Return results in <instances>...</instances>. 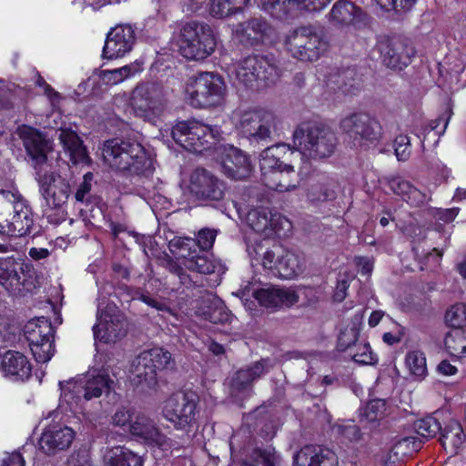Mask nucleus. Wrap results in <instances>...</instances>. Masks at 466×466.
<instances>
[{
    "instance_id": "nucleus-1",
    "label": "nucleus",
    "mask_w": 466,
    "mask_h": 466,
    "mask_svg": "<svg viewBox=\"0 0 466 466\" xmlns=\"http://www.w3.org/2000/svg\"><path fill=\"white\" fill-rule=\"evenodd\" d=\"M16 133L35 163L39 192L45 201L44 213L51 222L64 220L66 214L65 208L71 194L69 180L42 167L47 159L46 153L50 147L37 129L23 125L17 127Z\"/></svg>"
},
{
    "instance_id": "nucleus-2",
    "label": "nucleus",
    "mask_w": 466,
    "mask_h": 466,
    "mask_svg": "<svg viewBox=\"0 0 466 466\" xmlns=\"http://www.w3.org/2000/svg\"><path fill=\"white\" fill-rule=\"evenodd\" d=\"M299 153H294L289 146L279 144L269 147L260 154L261 179L266 187L279 192L298 187L300 168Z\"/></svg>"
},
{
    "instance_id": "nucleus-3",
    "label": "nucleus",
    "mask_w": 466,
    "mask_h": 466,
    "mask_svg": "<svg viewBox=\"0 0 466 466\" xmlns=\"http://www.w3.org/2000/svg\"><path fill=\"white\" fill-rule=\"evenodd\" d=\"M246 224L253 232L246 237L247 252L251 260H258L265 250L263 241L274 236L285 237L291 232V222L284 216L268 208L250 209L245 218Z\"/></svg>"
},
{
    "instance_id": "nucleus-4",
    "label": "nucleus",
    "mask_w": 466,
    "mask_h": 466,
    "mask_svg": "<svg viewBox=\"0 0 466 466\" xmlns=\"http://www.w3.org/2000/svg\"><path fill=\"white\" fill-rule=\"evenodd\" d=\"M103 159L111 168L129 175H144L152 168V159L141 144L119 139L104 144Z\"/></svg>"
},
{
    "instance_id": "nucleus-5",
    "label": "nucleus",
    "mask_w": 466,
    "mask_h": 466,
    "mask_svg": "<svg viewBox=\"0 0 466 466\" xmlns=\"http://www.w3.org/2000/svg\"><path fill=\"white\" fill-rule=\"evenodd\" d=\"M33 224L31 208L19 191L0 190V235L23 237Z\"/></svg>"
},
{
    "instance_id": "nucleus-6",
    "label": "nucleus",
    "mask_w": 466,
    "mask_h": 466,
    "mask_svg": "<svg viewBox=\"0 0 466 466\" xmlns=\"http://www.w3.org/2000/svg\"><path fill=\"white\" fill-rule=\"evenodd\" d=\"M335 133L328 127L313 124H302L293 134L294 153L314 159L331 157L337 147Z\"/></svg>"
},
{
    "instance_id": "nucleus-7",
    "label": "nucleus",
    "mask_w": 466,
    "mask_h": 466,
    "mask_svg": "<svg viewBox=\"0 0 466 466\" xmlns=\"http://www.w3.org/2000/svg\"><path fill=\"white\" fill-rule=\"evenodd\" d=\"M177 43L185 58L196 61L206 59L217 47V39L211 27L196 21L179 25Z\"/></svg>"
},
{
    "instance_id": "nucleus-8",
    "label": "nucleus",
    "mask_w": 466,
    "mask_h": 466,
    "mask_svg": "<svg viewBox=\"0 0 466 466\" xmlns=\"http://www.w3.org/2000/svg\"><path fill=\"white\" fill-rule=\"evenodd\" d=\"M226 92V83L219 75L202 72L187 81L184 96L193 107H218L224 103Z\"/></svg>"
},
{
    "instance_id": "nucleus-9",
    "label": "nucleus",
    "mask_w": 466,
    "mask_h": 466,
    "mask_svg": "<svg viewBox=\"0 0 466 466\" xmlns=\"http://www.w3.org/2000/svg\"><path fill=\"white\" fill-rule=\"evenodd\" d=\"M127 106L135 116L156 121L166 107L163 86L156 81L138 83L129 95Z\"/></svg>"
},
{
    "instance_id": "nucleus-10",
    "label": "nucleus",
    "mask_w": 466,
    "mask_h": 466,
    "mask_svg": "<svg viewBox=\"0 0 466 466\" xmlns=\"http://www.w3.org/2000/svg\"><path fill=\"white\" fill-rule=\"evenodd\" d=\"M171 363V354L163 348H152L141 352L129 369L130 382L141 390L152 389L157 383V371Z\"/></svg>"
},
{
    "instance_id": "nucleus-11",
    "label": "nucleus",
    "mask_w": 466,
    "mask_h": 466,
    "mask_svg": "<svg viewBox=\"0 0 466 466\" xmlns=\"http://www.w3.org/2000/svg\"><path fill=\"white\" fill-rule=\"evenodd\" d=\"M113 380L105 374L87 373L79 375L75 379L59 382L61 401L66 402L72 409L77 406L82 398L90 400L98 398L103 392L111 390Z\"/></svg>"
},
{
    "instance_id": "nucleus-12",
    "label": "nucleus",
    "mask_w": 466,
    "mask_h": 466,
    "mask_svg": "<svg viewBox=\"0 0 466 466\" xmlns=\"http://www.w3.org/2000/svg\"><path fill=\"white\" fill-rule=\"evenodd\" d=\"M173 140L186 150L201 153L210 148L220 137L218 129L198 121H182L171 129Z\"/></svg>"
},
{
    "instance_id": "nucleus-13",
    "label": "nucleus",
    "mask_w": 466,
    "mask_h": 466,
    "mask_svg": "<svg viewBox=\"0 0 466 466\" xmlns=\"http://www.w3.org/2000/svg\"><path fill=\"white\" fill-rule=\"evenodd\" d=\"M285 46L292 57L302 62H314L327 50V43L311 25L300 26L285 37Z\"/></svg>"
},
{
    "instance_id": "nucleus-14",
    "label": "nucleus",
    "mask_w": 466,
    "mask_h": 466,
    "mask_svg": "<svg viewBox=\"0 0 466 466\" xmlns=\"http://www.w3.org/2000/svg\"><path fill=\"white\" fill-rule=\"evenodd\" d=\"M236 79L246 86H265L279 77V69L263 56H251L237 63L234 69Z\"/></svg>"
},
{
    "instance_id": "nucleus-15",
    "label": "nucleus",
    "mask_w": 466,
    "mask_h": 466,
    "mask_svg": "<svg viewBox=\"0 0 466 466\" xmlns=\"http://www.w3.org/2000/svg\"><path fill=\"white\" fill-rule=\"evenodd\" d=\"M261 265L282 279H294L303 273L305 260L299 255L274 245L261 252Z\"/></svg>"
},
{
    "instance_id": "nucleus-16",
    "label": "nucleus",
    "mask_w": 466,
    "mask_h": 466,
    "mask_svg": "<svg viewBox=\"0 0 466 466\" xmlns=\"http://www.w3.org/2000/svg\"><path fill=\"white\" fill-rule=\"evenodd\" d=\"M162 414L177 430L188 432L197 425V400L193 394H173L164 402Z\"/></svg>"
},
{
    "instance_id": "nucleus-17",
    "label": "nucleus",
    "mask_w": 466,
    "mask_h": 466,
    "mask_svg": "<svg viewBox=\"0 0 466 466\" xmlns=\"http://www.w3.org/2000/svg\"><path fill=\"white\" fill-rule=\"evenodd\" d=\"M170 251L184 259V266L190 271L211 274L223 271L221 263L208 254L197 251L192 238H174L169 242Z\"/></svg>"
},
{
    "instance_id": "nucleus-18",
    "label": "nucleus",
    "mask_w": 466,
    "mask_h": 466,
    "mask_svg": "<svg viewBox=\"0 0 466 466\" xmlns=\"http://www.w3.org/2000/svg\"><path fill=\"white\" fill-rule=\"evenodd\" d=\"M104 300H98L97 322L93 327L95 339L105 343L115 342L125 336L127 322L124 315L114 303H108L104 308Z\"/></svg>"
},
{
    "instance_id": "nucleus-19",
    "label": "nucleus",
    "mask_w": 466,
    "mask_h": 466,
    "mask_svg": "<svg viewBox=\"0 0 466 466\" xmlns=\"http://www.w3.org/2000/svg\"><path fill=\"white\" fill-rule=\"evenodd\" d=\"M340 130L356 147H363L377 142L381 137L380 124L367 114L353 113L340 120Z\"/></svg>"
},
{
    "instance_id": "nucleus-20",
    "label": "nucleus",
    "mask_w": 466,
    "mask_h": 466,
    "mask_svg": "<svg viewBox=\"0 0 466 466\" xmlns=\"http://www.w3.org/2000/svg\"><path fill=\"white\" fill-rule=\"evenodd\" d=\"M183 188L198 199L219 200L224 196V185L206 169L197 168L183 181Z\"/></svg>"
},
{
    "instance_id": "nucleus-21",
    "label": "nucleus",
    "mask_w": 466,
    "mask_h": 466,
    "mask_svg": "<svg viewBox=\"0 0 466 466\" xmlns=\"http://www.w3.org/2000/svg\"><path fill=\"white\" fill-rule=\"evenodd\" d=\"M130 434L147 445L167 451L178 447V443L165 436L152 419L143 413H137L128 426Z\"/></svg>"
},
{
    "instance_id": "nucleus-22",
    "label": "nucleus",
    "mask_w": 466,
    "mask_h": 466,
    "mask_svg": "<svg viewBox=\"0 0 466 466\" xmlns=\"http://www.w3.org/2000/svg\"><path fill=\"white\" fill-rule=\"evenodd\" d=\"M233 120L246 137L265 139L270 136L274 116L263 110H250L235 113Z\"/></svg>"
},
{
    "instance_id": "nucleus-23",
    "label": "nucleus",
    "mask_w": 466,
    "mask_h": 466,
    "mask_svg": "<svg viewBox=\"0 0 466 466\" xmlns=\"http://www.w3.org/2000/svg\"><path fill=\"white\" fill-rule=\"evenodd\" d=\"M272 31V27L265 19L254 17L233 25L231 37L234 42L245 46H255L267 40Z\"/></svg>"
},
{
    "instance_id": "nucleus-24",
    "label": "nucleus",
    "mask_w": 466,
    "mask_h": 466,
    "mask_svg": "<svg viewBox=\"0 0 466 466\" xmlns=\"http://www.w3.org/2000/svg\"><path fill=\"white\" fill-rule=\"evenodd\" d=\"M251 293L261 306L272 309L289 308L296 304L299 298L295 289L274 285L253 289Z\"/></svg>"
},
{
    "instance_id": "nucleus-25",
    "label": "nucleus",
    "mask_w": 466,
    "mask_h": 466,
    "mask_svg": "<svg viewBox=\"0 0 466 466\" xmlns=\"http://www.w3.org/2000/svg\"><path fill=\"white\" fill-rule=\"evenodd\" d=\"M135 40V31L130 25L113 27L106 35L103 56L106 59L123 57L132 50Z\"/></svg>"
},
{
    "instance_id": "nucleus-26",
    "label": "nucleus",
    "mask_w": 466,
    "mask_h": 466,
    "mask_svg": "<svg viewBox=\"0 0 466 466\" xmlns=\"http://www.w3.org/2000/svg\"><path fill=\"white\" fill-rule=\"evenodd\" d=\"M74 438L75 431L70 427L60 423L50 424L42 432L38 445L45 453L55 454L69 448Z\"/></svg>"
},
{
    "instance_id": "nucleus-27",
    "label": "nucleus",
    "mask_w": 466,
    "mask_h": 466,
    "mask_svg": "<svg viewBox=\"0 0 466 466\" xmlns=\"http://www.w3.org/2000/svg\"><path fill=\"white\" fill-rule=\"evenodd\" d=\"M220 162L224 174L233 179H245L251 174L252 166L249 158L242 150L233 146L223 147Z\"/></svg>"
},
{
    "instance_id": "nucleus-28",
    "label": "nucleus",
    "mask_w": 466,
    "mask_h": 466,
    "mask_svg": "<svg viewBox=\"0 0 466 466\" xmlns=\"http://www.w3.org/2000/svg\"><path fill=\"white\" fill-rule=\"evenodd\" d=\"M0 372L13 382L25 381L31 376L32 366L23 353L7 350L0 356Z\"/></svg>"
},
{
    "instance_id": "nucleus-29",
    "label": "nucleus",
    "mask_w": 466,
    "mask_h": 466,
    "mask_svg": "<svg viewBox=\"0 0 466 466\" xmlns=\"http://www.w3.org/2000/svg\"><path fill=\"white\" fill-rule=\"evenodd\" d=\"M383 64L401 70L410 63L414 50L399 41L382 40L378 45Z\"/></svg>"
},
{
    "instance_id": "nucleus-30",
    "label": "nucleus",
    "mask_w": 466,
    "mask_h": 466,
    "mask_svg": "<svg viewBox=\"0 0 466 466\" xmlns=\"http://www.w3.org/2000/svg\"><path fill=\"white\" fill-rule=\"evenodd\" d=\"M329 20L337 26L356 25L366 20V14L353 3L339 0L329 11Z\"/></svg>"
},
{
    "instance_id": "nucleus-31",
    "label": "nucleus",
    "mask_w": 466,
    "mask_h": 466,
    "mask_svg": "<svg viewBox=\"0 0 466 466\" xmlns=\"http://www.w3.org/2000/svg\"><path fill=\"white\" fill-rule=\"evenodd\" d=\"M196 314L215 324L228 322L231 318L223 301L212 294L203 297L198 302Z\"/></svg>"
},
{
    "instance_id": "nucleus-32",
    "label": "nucleus",
    "mask_w": 466,
    "mask_h": 466,
    "mask_svg": "<svg viewBox=\"0 0 466 466\" xmlns=\"http://www.w3.org/2000/svg\"><path fill=\"white\" fill-rule=\"evenodd\" d=\"M58 138L74 164L88 162V156L77 134L69 128H60Z\"/></svg>"
},
{
    "instance_id": "nucleus-33",
    "label": "nucleus",
    "mask_w": 466,
    "mask_h": 466,
    "mask_svg": "<svg viewBox=\"0 0 466 466\" xmlns=\"http://www.w3.org/2000/svg\"><path fill=\"white\" fill-rule=\"evenodd\" d=\"M144 70V63L141 60H136L122 67L113 70H102L98 73V77L105 85L114 86L124 82L127 79L135 77Z\"/></svg>"
},
{
    "instance_id": "nucleus-34",
    "label": "nucleus",
    "mask_w": 466,
    "mask_h": 466,
    "mask_svg": "<svg viewBox=\"0 0 466 466\" xmlns=\"http://www.w3.org/2000/svg\"><path fill=\"white\" fill-rule=\"evenodd\" d=\"M103 466H143L140 456L123 446L107 449L103 456Z\"/></svg>"
},
{
    "instance_id": "nucleus-35",
    "label": "nucleus",
    "mask_w": 466,
    "mask_h": 466,
    "mask_svg": "<svg viewBox=\"0 0 466 466\" xmlns=\"http://www.w3.org/2000/svg\"><path fill=\"white\" fill-rule=\"evenodd\" d=\"M390 186L394 194L400 196L410 206L419 207L428 202L430 197L410 185L408 181L394 178L390 180Z\"/></svg>"
},
{
    "instance_id": "nucleus-36",
    "label": "nucleus",
    "mask_w": 466,
    "mask_h": 466,
    "mask_svg": "<svg viewBox=\"0 0 466 466\" xmlns=\"http://www.w3.org/2000/svg\"><path fill=\"white\" fill-rule=\"evenodd\" d=\"M53 333L51 323L45 318L32 319L25 327V335L29 345L54 339Z\"/></svg>"
},
{
    "instance_id": "nucleus-37",
    "label": "nucleus",
    "mask_w": 466,
    "mask_h": 466,
    "mask_svg": "<svg viewBox=\"0 0 466 466\" xmlns=\"http://www.w3.org/2000/svg\"><path fill=\"white\" fill-rule=\"evenodd\" d=\"M329 453L313 446H306L294 458L295 466H329L333 459Z\"/></svg>"
},
{
    "instance_id": "nucleus-38",
    "label": "nucleus",
    "mask_w": 466,
    "mask_h": 466,
    "mask_svg": "<svg viewBox=\"0 0 466 466\" xmlns=\"http://www.w3.org/2000/svg\"><path fill=\"white\" fill-rule=\"evenodd\" d=\"M464 441L465 435L462 428L456 420H451L441 431V445L451 454L456 453Z\"/></svg>"
},
{
    "instance_id": "nucleus-39",
    "label": "nucleus",
    "mask_w": 466,
    "mask_h": 466,
    "mask_svg": "<svg viewBox=\"0 0 466 466\" xmlns=\"http://www.w3.org/2000/svg\"><path fill=\"white\" fill-rule=\"evenodd\" d=\"M335 182L328 177H321L311 183L307 191V198L310 202L331 200L335 198Z\"/></svg>"
},
{
    "instance_id": "nucleus-40",
    "label": "nucleus",
    "mask_w": 466,
    "mask_h": 466,
    "mask_svg": "<svg viewBox=\"0 0 466 466\" xmlns=\"http://www.w3.org/2000/svg\"><path fill=\"white\" fill-rule=\"evenodd\" d=\"M250 0H212L209 14L215 18H224L243 11Z\"/></svg>"
},
{
    "instance_id": "nucleus-41",
    "label": "nucleus",
    "mask_w": 466,
    "mask_h": 466,
    "mask_svg": "<svg viewBox=\"0 0 466 466\" xmlns=\"http://www.w3.org/2000/svg\"><path fill=\"white\" fill-rule=\"evenodd\" d=\"M444 345L445 350L451 356L466 360L465 330L457 329L450 331L445 337Z\"/></svg>"
},
{
    "instance_id": "nucleus-42",
    "label": "nucleus",
    "mask_w": 466,
    "mask_h": 466,
    "mask_svg": "<svg viewBox=\"0 0 466 466\" xmlns=\"http://www.w3.org/2000/svg\"><path fill=\"white\" fill-rule=\"evenodd\" d=\"M405 365L414 379L421 380L426 377L427 363L423 352L420 350L409 351L405 357Z\"/></svg>"
},
{
    "instance_id": "nucleus-43",
    "label": "nucleus",
    "mask_w": 466,
    "mask_h": 466,
    "mask_svg": "<svg viewBox=\"0 0 466 466\" xmlns=\"http://www.w3.org/2000/svg\"><path fill=\"white\" fill-rule=\"evenodd\" d=\"M277 455L273 448L256 449L244 461L243 466H275Z\"/></svg>"
},
{
    "instance_id": "nucleus-44",
    "label": "nucleus",
    "mask_w": 466,
    "mask_h": 466,
    "mask_svg": "<svg viewBox=\"0 0 466 466\" xmlns=\"http://www.w3.org/2000/svg\"><path fill=\"white\" fill-rule=\"evenodd\" d=\"M0 283L6 289H12L20 284L16 265L11 258L0 259Z\"/></svg>"
},
{
    "instance_id": "nucleus-45",
    "label": "nucleus",
    "mask_w": 466,
    "mask_h": 466,
    "mask_svg": "<svg viewBox=\"0 0 466 466\" xmlns=\"http://www.w3.org/2000/svg\"><path fill=\"white\" fill-rule=\"evenodd\" d=\"M385 406L386 403L383 400H370L360 410L361 420L369 422L380 420L384 415Z\"/></svg>"
},
{
    "instance_id": "nucleus-46",
    "label": "nucleus",
    "mask_w": 466,
    "mask_h": 466,
    "mask_svg": "<svg viewBox=\"0 0 466 466\" xmlns=\"http://www.w3.org/2000/svg\"><path fill=\"white\" fill-rule=\"evenodd\" d=\"M441 424L438 420L429 416L419 420L415 423V431L418 435L424 439L434 437L441 431Z\"/></svg>"
},
{
    "instance_id": "nucleus-47",
    "label": "nucleus",
    "mask_w": 466,
    "mask_h": 466,
    "mask_svg": "<svg viewBox=\"0 0 466 466\" xmlns=\"http://www.w3.org/2000/svg\"><path fill=\"white\" fill-rule=\"evenodd\" d=\"M264 362H257L248 370H238L234 378V386H245L259 377L264 372Z\"/></svg>"
},
{
    "instance_id": "nucleus-48",
    "label": "nucleus",
    "mask_w": 466,
    "mask_h": 466,
    "mask_svg": "<svg viewBox=\"0 0 466 466\" xmlns=\"http://www.w3.org/2000/svg\"><path fill=\"white\" fill-rule=\"evenodd\" d=\"M32 354L39 363L48 362L54 355V339L29 345Z\"/></svg>"
},
{
    "instance_id": "nucleus-49",
    "label": "nucleus",
    "mask_w": 466,
    "mask_h": 466,
    "mask_svg": "<svg viewBox=\"0 0 466 466\" xmlns=\"http://www.w3.org/2000/svg\"><path fill=\"white\" fill-rule=\"evenodd\" d=\"M445 319L454 329H461V328L466 326V305L461 303L451 307L446 312Z\"/></svg>"
},
{
    "instance_id": "nucleus-50",
    "label": "nucleus",
    "mask_w": 466,
    "mask_h": 466,
    "mask_svg": "<svg viewBox=\"0 0 466 466\" xmlns=\"http://www.w3.org/2000/svg\"><path fill=\"white\" fill-rule=\"evenodd\" d=\"M263 10L272 13L287 14L295 10V0H260Z\"/></svg>"
},
{
    "instance_id": "nucleus-51",
    "label": "nucleus",
    "mask_w": 466,
    "mask_h": 466,
    "mask_svg": "<svg viewBox=\"0 0 466 466\" xmlns=\"http://www.w3.org/2000/svg\"><path fill=\"white\" fill-rule=\"evenodd\" d=\"M133 410L127 407H119L111 417V423L114 426L128 430L129 424L134 420Z\"/></svg>"
},
{
    "instance_id": "nucleus-52",
    "label": "nucleus",
    "mask_w": 466,
    "mask_h": 466,
    "mask_svg": "<svg viewBox=\"0 0 466 466\" xmlns=\"http://www.w3.org/2000/svg\"><path fill=\"white\" fill-rule=\"evenodd\" d=\"M352 358L355 362L364 365H373L378 360L377 356L372 352L369 344L360 345Z\"/></svg>"
},
{
    "instance_id": "nucleus-53",
    "label": "nucleus",
    "mask_w": 466,
    "mask_h": 466,
    "mask_svg": "<svg viewBox=\"0 0 466 466\" xmlns=\"http://www.w3.org/2000/svg\"><path fill=\"white\" fill-rule=\"evenodd\" d=\"M394 150L398 160H407L410 157L411 152V145L410 138L405 135L398 136L395 138Z\"/></svg>"
},
{
    "instance_id": "nucleus-54",
    "label": "nucleus",
    "mask_w": 466,
    "mask_h": 466,
    "mask_svg": "<svg viewBox=\"0 0 466 466\" xmlns=\"http://www.w3.org/2000/svg\"><path fill=\"white\" fill-rule=\"evenodd\" d=\"M334 430L338 434L341 435L342 438L349 441H355L360 438V429L353 422L337 425Z\"/></svg>"
},
{
    "instance_id": "nucleus-55",
    "label": "nucleus",
    "mask_w": 466,
    "mask_h": 466,
    "mask_svg": "<svg viewBox=\"0 0 466 466\" xmlns=\"http://www.w3.org/2000/svg\"><path fill=\"white\" fill-rule=\"evenodd\" d=\"M420 441H418L415 436H408L400 439L394 446L396 453L401 452L402 454L416 451L420 448Z\"/></svg>"
},
{
    "instance_id": "nucleus-56",
    "label": "nucleus",
    "mask_w": 466,
    "mask_h": 466,
    "mask_svg": "<svg viewBox=\"0 0 466 466\" xmlns=\"http://www.w3.org/2000/svg\"><path fill=\"white\" fill-rule=\"evenodd\" d=\"M66 466H93L90 453L86 450L73 452L67 460Z\"/></svg>"
},
{
    "instance_id": "nucleus-57",
    "label": "nucleus",
    "mask_w": 466,
    "mask_h": 466,
    "mask_svg": "<svg viewBox=\"0 0 466 466\" xmlns=\"http://www.w3.org/2000/svg\"><path fill=\"white\" fill-rule=\"evenodd\" d=\"M216 238V232L211 229H201L197 237L196 247H199L201 250H206L212 248Z\"/></svg>"
},
{
    "instance_id": "nucleus-58",
    "label": "nucleus",
    "mask_w": 466,
    "mask_h": 466,
    "mask_svg": "<svg viewBox=\"0 0 466 466\" xmlns=\"http://www.w3.org/2000/svg\"><path fill=\"white\" fill-rule=\"evenodd\" d=\"M331 0H295V10L319 11L325 8Z\"/></svg>"
},
{
    "instance_id": "nucleus-59",
    "label": "nucleus",
    "mask_w": 466,
    "mask_h": 466,
    "mask_svg": "<svg viewBox=\"0 0 466 466\" xmlns=\"http://www.w3.org/2000/svg\"><path fill=\"white\" fill-rule=\"evenodd\" d=\"M94 176L91 172H88L84 175L83 181L79 185L76 194L75 198L76 201L83 202L85 197L90 192L92 187Z\"/></svg>"
},
{
    "instance_id": "nucleus-60",
    "label": "nucleus",
    "mask_w": 466,
    "mask_h": 466,
    "mask_svg": "<svg viewBox=\"0 0 466 466\" xmlns=\"http://www.w3.org/2000/svg\"><path fill=\"white\" fill-rule=\"evenodd\" d=\"M356 264L359 268V271L362 275H370L373 269L372 259L366 257H359L356 258Z\"/></svg>"
},
{
    "instance_id": "nucleus-61",
    "label": "nucleus",
    "mask_w": 466,
    "mask_h": 466,
    "mask_svg": "<svg viewBox=\"0 0 466 466\" xmlns=\"http://www.w3.org/2000/svg\"><path fill=\"white\" fill-rule=\"evenodd\" d=\"M1 466H25V460L19 452H13L4 458Z\"/></svg>"
},
{
    "instance_id": "nucleus-62",
    "label": "nucleus",
    "mask_w": 466,
    "mask_h": 466,
    "mask_svg": "<svg viewBox=\"0 0 466 466\" xmlns=\"http://www.w3.org/2000/svg\"><path fill=\"white\" fill-rule=\"evenodd\" d=\"M348 288V280L344 279H339L335 289L334 299L337 301H342L346 298Z\"/></svg>"
},
{
    "instance_id": "nucleus-63",
    "label": "nucleus",
    "mask_w": 466,
    "mask_h": 466,
    "mask_svg": "<svg viewBox=\"0 0 466 466\" xmlns=\"http://www.w3.org/2000/svg\"><path fill=\"white\" fill-rule=\"evenodd\" d=\"M140 299L143 302H145L146 304H147L148 306H151L152 308L157 309V310L167 311V312L172 314L171 310L165 305V303L157 301V299H152L147 295H144V294L141 295Z\"/></svg>"
},
{
    "instance_id": "nucleus-64",
    "label": "nucleus",
    "mask_w": 466,
    "mask_h": 466,
    "mask_svg": "<svg viewBox=\"0 0 466 466\" xmlns=\"http://www.w3.org/2000/svg\"><path fill=\"white\" fill-rule=\"evenodd\" d=\"M438 371L445 376L454 375L457 368L451 364L448 360H442L437 367Z\"/></svg>"
}]
</instances>
